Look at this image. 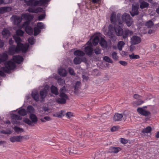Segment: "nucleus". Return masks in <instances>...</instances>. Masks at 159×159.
I'll return each mask as SVG.
<instances>
[{"mask_svg": "<svg viewBox=\"0 0 159 159\" xmlns=\"http://www.w3.org/2000/svg\"><path fill=\"white\" fill-rule=\"evenodd\" d=\"M51 93L55 95H57L59 94L57 88L54 85H52L50 88Z\"/></svg>", "mask_w": 159, "mask_h": 159, "instance_id": "4be33fe9", "label": "nucleus"}, {"mask_svg": "<svg viewBox=\"0 0 159 159\" xmlns=\"http://www.w3.org/2000/svg\"><path fill=\"white\" fill-rule=\"evenodd\" d=\"M95 53L97 55H98L101 53V50L99 47H96L94 49Z\"/></svg>", "mask_w": 159, "mask_h": 159, "instance_id": "49530a36", "label": "nucleus"}, {"mask_svg": "<svg viewBox=\"0 0 159 159\" xmlns=\"http://www.w3.org/2000/svg\"><path fill=\"white\" fill-rule=\"evenodd\" d=\"M24 32L21 30H17L16 31L17 36H22L23 35Z\"/></svg>", "mask_w": 159, "mask_h": 159, "instance_id": "a18cd8bd", "label": "nucleus"}, {"mask_svg": "<svg viewBox=\"0 0 159 159\" xmlns=\"http://www.w3.org/2000/svg\"><path fill=\"white\" fill-rule=\"evenodd\" d=\"M4 65L5 66L1 68V69L6 73L10 72V70H13L16 67L15 64L11 61H6Z\"/></svg>", "mask_w": 159, "mask_h": 159, "instance_id": "20e7f679", "label": "nucleus"}, {"mask_svg": "<svg viewBox=\"0 0 159 159\" xmlns=\"http://www.w3.org/2000/svg\"><path fill=\"white\" fill-rule=\"evenodd\" d=\"M26 111L27 113L33 114L34 112V109L32 106L29 105L27 107Z\"/></svg>", "mask_w": 159, "mask_h": 159, "instance_id": "c85d7f7f", "label": "nucleus"}, {"mask_svg": "<svg viewBox=\"0 0 159 159\" xmlns=\"http://www.w3.org/2000/svg\"><path fill=\"white\" fill-rule=\"evenodd\" d=\"M149 4L147 2L143 1L140 2V8L141 9L148 7Z\"/></svg>", "mask_w": 159, "mask_h": 159, "instance_id": "7c9ffc66", "label": "nucleus"}, {"mask_svg": "<svg viewBox=\"0 0 159 159\" xmlns=\"http://www.w3.org/2000/svg\"><path fill=\"white\" fill-rule=\"evenodd\" d=\"M21 18H22V19L30 20H31L33 19V16L29 13H25L22 14Z\"/></svg>", "mask_w": 159, "mask_h": 159, "instance_id": "4468645a", "label": "nucleus"}, {"mask_svg": "<svg viewBox=\"0 0 159 159\" xmlns=\"http://www.w3.org/2000/svg\"><path fill=\"white\" fill-rule=\"evenodd\" d=\"M137 110L139 113L143 116H147L151 114V112L149 111L146 110L142 107L138 108Z\"/></svg>", "mask_w": 159, "mask_h": 159, "instance_id": "9d476101", "label": "nucleus"}, {"mask_svg": "<svg viewBox=\"0 0 159 159\" xmlns=\"http://www.w3.org/2000/svg\"><path fill=\"white\" fill-rule=\"evenodd\" d=\"M120 142L122 144H125L128 142V141L124 138H121Z\"/></svg>", "mask_w": 159, "mask_h": 159, "instance_id": "4d7b16f0", "label": "nucleus"}, {"mask_svg": "<svg viewBox=\"0 0 159 159\" xmlns=\"http://www.w3.org/2000/svg\"><path fill=\"white\" fill-rule=\"evenodd\" d=\"M28 41L29 43L31 45H33L34 43L35 42L34 41V37H32L29 38Z\"/></svg>", "mask_w": 159, "mask_h": 159, "instance_id": "603ef678", "label": "nucleus"}, {"mask_svg": "<svg viewBox=\"0 0 159 159\" xmlns=\"http://www.w3.org/2000/svg\"><path fill=\"white\" fill-rule=\"evenodd\" d=\"M74 63L75 65L80 64L82 62L81 58L79 57H75L73 60Z\"/></svg>", "mask_w": 159, "mask_h": 159, "instance_id": "72a5a7b5", "label": "nucleus"}, {"mask_svg": "<svg viewBox=\"0 0 159 159\" xmlns=\"http://www.w3.org/2000/svg\"><path fill=\"white\" fill-rule=\"evenodd\" d=\"M81 84V83L79 81H77L75 83V89L76 88H77V89H78Z\"/></svg>", "mask_w": 159, "mask_h": 159, "instance_id": "bf43d9fd", "label": "nucleus"}, {"mask_svg": "<svg viewBox=\"0 0 159 159\" xmlns=\"http://www.w3.org/2000/svg\"><path fill=\"white\" fill-rule=\"evenodd\" d=\"M99 44L102 47H103L104 46L107 45V42L103 38L101 37Z\"/></svg>", "mask_w": 159, "mask_h": 159, "instance_id": "c9c22d12", "label": "nucleus"}, {"mask_svg": "<svg viewBox=\"0 0 159 159\" xmlns=\"http://www.w3.org/2000/svg\"><path fill=\"white\" fill-rule=\"evenodd\" d=\"M119 63L121 65L124 66H125L127 65V62L125 61H119Z\"/></svg>", "mask_w": 159, "mask_h": 159, "instance_id": "680f3d73", "label": "nucleus"}, {"mask_svg": "<svg viewBox=\"0 0 159 159\" xmlns=\"http://www.w3.org/2000/svg\"><path fill=\"white\" fill-rule=\"evenodd\" d=\"M48 0H40L39 2L41 5H44L46 4L48 2Z\"/></svg>", "mask_w": 159, "mask_h": 159, "instance_id": "13d9d810", "label": "nucleus"}, {"mask_svg": "<svg viewBox=\"0 0 159 159\" xmlns=\"http://www.w3.org/2000/svg\"><path fill=\"white\" fill-rule=\"evenodd\" d=\"M130 42L132 45L138 44L141 42V39L139 36L133 35L131 38Z\"/></svg>", "mask_w": 159, "mask_h": 159, "instance_id": "0eeeda50", "label": "nucleus"}, {"mask_svg": "<svg viewBox=\"0 0 159 159\" xmlns=\"http://www.w3.org/2000/svg\"><path fill=\"white\" fill-rule=\"evenodd\" d=\"M66 92V88L65 86L61 87L59 90L60 98H58L56 100V102L58 104H65L66 100L69 99V97L65 92Z\"/></svg>", "mask_w": 159, "mask_h": 159, "instance_id": "f03ea898", "label": "nucleus"}, {"mask_svg": "<svg viewBox=\"0 0 159 159\" xmlns=\"http://www.w3.org/2000/svg\"><path fill=\"white\" fill-rule=\"evenodd\" d=\"M68 69L69 73L70 75H75V74L74 72L73 69L72 68L69 67L68 68Z\"/></svg>", "mask_w": 159, "mask_h": 159, "instance_id": "8fccbe9b", "label": "nucleus"}, {"mask_svg": "<svg viewBox=\"0 0 159 159\" xmlns=\"http://www.w3.org/2000/svg\"><path fill=\"white\" fill-rule=\"evenodd\" d=\"M120 148L119 147H111L108 150V152L117 153L120 150Z\"/></svg>", "mask_w": 159, "mask_h": 159, "instance_id": "6ab92c4d", "label": "nucleus"}, {"mask_svg": "<svg viewBox=\"0 0 159 159\" xmlns=\"http://www.w3.org/2000/svg\"><path fill=\"white\" fill-rule=\"evenodd\" d=\"M123 117V116L122 114L116 113L113 117V120L115 121H120Z\"/></svg>", "mask_w": 159, "mask_h": 159, "instance_id": "a211bd4d", "label": "nucleus"}, {"mask_svg": "<svg viewBox=\"0 0 159 159\" xmlns=\"http://www.w3.org/2000/svg\"><path fill=\"white\" fill-rule=\"evenodd\" d=\"M114 29L117 36H121L123 34V30L121 26L119 25H115Z\"/></svg>", "mask_w": 159, "mask_h": 159, "instance_id": "6e6552de", "label": "nucleus"}, {"mask_svg": "<svg viewBox=\"0 0 159 159\" xmlns=\"http://www.w3.org/2000/svg\"><path fill=\"white\" fill-rule=\"evenodd\" d=\"M99 41V37L98 36H95L93 40V43L94 45H96Z\"/></svg>", "mask_w": 159, "mask_h": 159, "instance_id": "e433bc0d", "label": "nucleus"}, {"mask_svg": "<svg viewBox=\"0 0 159 159\" xmlns=\"http://www.w3.org/2000/svg\"><path fill=\"white\" fill-rule=\"evenodd\" d=\"M103 59L106 61L112 63L113 62L112 60L109 57L105 56L103 57Z\"/></svg>", "mask_w": 159, "mask_h": 159, "instance_id": "de8ad7c7", "label": "nucleus"}, {"mask_svg": "<svg viewBox=\"0 0 159 159\" xmlns=\"http://www.w3.org/2000/svg\"><path fill=\"white\" fill-rule=\"evenodd\" d=\"M63 111L61 110L59 112L57 113L55 115H54V116L59 118H61L62 116H64V115L63 114Z\"/></svg>", "mask_w": 159, "mask_h": 159, "instance_id": "3c124183", "label": "nucleus"}, {"mask_svg": "<svg viewBox=\"0 0 159 159\" xmlns=\"http://www.w3.org/2000/svg\"><path fill=\"white\" fill-rule=\"evenodd\" d=\"M58 73L62 77H65L67 75V72L65 69L61 68L58 70Z\"/></svg>", "mask_w": 159, "mask_h": 159, "instance_id": "b1692460", "label": "nucleus"}, {"mask_svg": "<svg viewBox=\"0 0 159 159\" xmlns=\"http://www.w3.org/2000/svg\"><path fill=\"white\" fill-rule=\"evenodd\" d=\"M34 36H37L41 32V30L39 29V28H37L36 27H34Z\"/></svg>", "mask_w": 159, "mask_h": 159, "instance_id": "4c0bfd02", "label": "nucleus"}, {"mask_svg": "<svg viewBox=\"0 0 159 159\" xmlns=\"http://www.w3.org/2000/svg\"><path fill=\"white\" fill-rule=\"evenodd\" d=\"M34 0H24L25 3L28 6H36L38 5L39 1H34Z\"/></svg>", "mask_w": 159, "mask_h": 159, "instance_id": "f8f14e48", "label": "nucleus"}, {"mask_svg": "<svg viewBox=\"0 0 159 159\" xmlns=\"http://www.w3.org/2000/svg\"><path fill=\"white\" fill-rule=\"evenodd\" d=\"M48 94L47 90L46 89L41 90L40 91V95L41 96V98L42 99L44 98Z\"/></svg>", "mask_w": 159, "mask_h": 159, "instance_id": "393cba45", "label": "nucleus"}, {"mask_svg": "<svg viewBox=\"0 0 159 159\" xmlns=\"http://www.w3.org/2000/svg\"><path fill=\"white\" fill-rule=\"evenodd\" d=\"M12 8L9 7H0V14H3L9 12L11 10Z\"/></svg>", "mask_w": 159, "mask_h": 159, "instance_id": "ddd939ff", "label": "nucleus"}, {"mask_svg": "<svg viewBox=\"0 0 159 159\" xmlns=\"http://www.w3.org/2000/svg\"><path fill=\"white\" fill-rule=\"evenodd\" d=\"M22 18L19 16H16L14 18V23L17 25L19 24L22 21Z\"/></svg>", "mask_w": 159, "mask_h": 159, "instance_id": "bb28decb", "label": "nucleus"}, {"mask_svg": "<svg viewBox=\"0 0 159 159\" xmlns=\"http://www.w3.org/2000/svg\"><path fill=\"white\" fill-rule=\"evenodd\" d=\"M8 55L5 53H3L2 55H0V63L6 62L8 59Z\"/></svg>", "mask_w": 159, "mask_h": 159, "instance_id": "aec40b11", "label": "nucleus"}, {"mask_svg": "<svg viewBox=\"0 0 159 159\" xmlns=\"http://www.w3.org/2000/svg\"><path fill=\"white\" fill-rule=\"evenodd\" d=\"M21 137H20V135L14 136L11 137L10 138V140L11 142L14 143L16 142H21Z\"/></svg>", "mask_w": 159, "mask_h": 159, "instance_id": "dca6fc26", "label": "nucleus"}, {"mask_svg": "<svg viewBox=\"0 0 159 159\" xmlns=\"http://www.w3.org/2000/svg\"><path fill=\"white\" fill-rule=\"evenodd\" d=\"M144 102L143 101L140 100H139L135 102H134L133 104L134 106H138L141 105Z\"/></svg>", "mask_w": 159, "mask_h": 159, "instance_id": "a19ab883", "label": "nucleus"}, {"mask_svg": "<svg viewBox=\"0 0 159 159\" xmlns=\"http://www.w3.org/2000/svg\"><path fill=\"white\" fill-rule=\"evenodd\" d=\"M69 154L70 155H73V154H76L77 153V152L75 148L73 147H71L68 148Z\"/></svg>", "mask_w": 159, "mask_h": 159, "instance_id": "c756f323", "label": "nucleus"}, {"mask_svg": "<svg viewBox=\"0 0 159 159\" xmlns=\"http://www.w3.org/2000/svg\"><path fill=\"white\" fill-rule=\"evenodd\" d=\"M36 13H37L38 12H42L43 11V9L42 7H38L36 8Z\"/></svg>", "mask_w": 159, "mask_h": 159, "instance_id": "e2e57ef3", "label": "nucleus"}, {"mask_svg": "<svg viewBox=\"0 0 159 159\" xmlns=\"http://www.w3.org/2000/svg\"><path fill=\"white\" fill-rule=\"evenodd\" d=\"M119 127L118 126H114L111 128V130L112 132L116 131L119 128Z\"/></svg>", "mask_w": 159, "mask_h": 159, "instance_id": "6e6d98bb", "label": "nucleus"}, {"mask_svg": "<svg viewBox=\"0 0 159 159\" xmlns=\"http://www.w3.org/2000/svg\"><path fill=\"white\" fill-rule=\"evenodd\" d=\"M18 113L19 115L22 116H24L26 115L27 114V111L26 110L24 109H22L18 111Z\"/></svg>", "mask_w": 159, "mask_h": 159, "instance_id": "f704fd0d", "label": "nucleus"}, {"mask_svg": "<svg viewBox=\"0 0 159 159\" xmlns=\"http://www.w3.org/2000/svg\"><path fill=\"white\" fill-rule=\"evenodd\" d=\"M112 58L114 60L116 61L118 60V57L117 55V53L115 52H113L111 55Z\"/></svg>", "mask_w": 159, "mask_h": 159, "instance_id": "864d4df0", "label": "nucleus"}, {"mask_svg": "<svg viewBox=\"0 0 159 159\" xmlns=\"http://www.w3.org/2000/svg\"><path fill=\"white\" fill-rule=\"evenodd\" d=\"M13 38L17 43L16 46L22 48V52H26L29 46L27 44H23L22 43H21L22 40L19 36L14 35L13 36Z\"/></svg>", "mask_w": 159, "mask_h": 159, "instance_id": "7ed1b4c3", "label": "nucleus"}, {"mask_svg": "<svg viewBox=\"0 0 159 159\" xmlns=\"http://www.w3.org/2000/svg\"><path fill=\"white\" fill-rule=\"evenodd\" d=\"M85 51L88 55H91L93 53V50L92 47L87 46L85 48Z\"/></svg>", "mask_w": 159, "mask_h": 159, "instance_id": "a878e982", "label": "nucleus"}, {"mask_svg": "<svg viewBox=\"0 0 159 159\" xmlns=\"http://www.w3.org/2000/svg\"><path fill=\"white\" fill-rule=\"evenodd\" d=\"M110 20L111 23L113 24H115L117 20V16L114 12H112L111 15L110 17Z\"/></svg>", "mask_w": 159, "mask_h": 159, "instance_id": "5701e85b", "label": "nucleus"}, {"mask_svg": "<svg viewBox=\"0 0 159 159\" xmlns=\"http://www.w3.org/2000/svg\"><path fill=\"white\" fill-rule=\"evenodd\" d=\"M139 6L137 5H132V7L131 11H130V13L131 16H134L137 15L139 14V12L138 11Z\"/></svg>", "mask_w": 159, "mask_h": 159, "instance_id": "1a4fd4ad", "label": "nucleus"}, {"mask_svg": "<svg viewBox=\"0 0 159 159\" xmlns=\"http://www.w3.org/2000/svg\"><path fill=\"white\" fill-rule=\"evenodd\" d=\"M28 11L30 12L36 13V8H29L28 9Z\"/></svg>", "mask_w": 159, "mask_h": 159, "instance_id": "052dcab7", "label": "nucleus"}, {"mask_svg": "<svg viewBox=\"0 0 159 159\" xmlns=\"http://www.w3.org/2000/svg\"><path fill=\"white\" fill-rule=\"evenodd\" d=\"M11 118L12 120H21L22 118L20 116L16 115L15 114H11Z\"/></svg>", "mask_w": 159, "mask_h": 159, "instance_id": "2f4dec72", "label": "nucleus"}, {"mask_svg": "<svg viewBox=\"0 0 159 159\" xmlns=\"http://www.w3.org/2000/svg\"><path fill=\"white\" fill-rule=\"evenodd\" d=\"M45 16L46 15L45 14H42L40 15L38 17V20L39 21H41L42 20L45 18Z\"/></svg>", "mask_w": 159, "mask_h": 159, "instance_id": "5fc2aeb1", "label": "nucleus"}, {"mask_svg": "<svg viewBox=\"0 0 159 159\" xmlns=\"http://www.w3.org/2000/svg\"><path fill=\"white\" fill-rule=\"evenodd\" d=\"M123 34L121 36H122L123 38L124 39H127L129 34H132V32L128 29L123 30Z\"/></svg>", "mask_w": 159, "mask_h": 159, "instance_id": "2eb2a0df", "label": "nucleus"}, {"mask_svg": "<svg viewBox=\"0 0 159 159\" xmlns=\"http://www.w3.org/2000/svg\"><path fill=\"white\" fill-rule=\"evenodd\" d=\"M117 20L118 24L122 25V23H125L128 26H130L132 24V20L130 15L129 14L124 13L122 16L121 14L118 13L117 14Z\"/></svg>", "mask_w": 159, "mask_h": 159, "instance_id": "f257e3e1", "label": "nucleus"}, {"mask_svg": "<svg viewBox=\"0 0 159 159\" xmlns=\"http://www.w3.org/2000/svg\"><path fill=\"white\" fill-rule=\"evenodd\" d=\"M26 32L29 35H32L33 33V29L30 26H26L25 28Z\"/></svg>", "mask_w": 159, "mask_h": 159, "instance_id": "412c9836", "label": "nucleus"}, {"mask_svg": "<svg viewBox=\"0 0 159 159\" xmlns=\"http://www.w3.org/2000/svg\"><path fill=\"white\" fill-rule=\"evenodd\" d=\"M21 137V138H20L21 142L23 141V139H25L27 140L29 139V137L27 135H25L23 136L20 135V137Z\"/></svg>", "mask_w": 159, "mask_h": 159, "instance_id": "0e129e2a", "label": "nucleus"}, {"mask_svg": "<svg viewBox=\"0 0 159 159\" xmlns=\"http://www.w3.org/2000/svg\"><path fill=\"white\" fill-rule=\"evenodd\" d=\"M74 54L75 56H83L84 55V53L83 51L79 50H77L75 51Z\"/></svg>", "mask_w": 159, "mask_h": 159, "instance_id": "473e14b6", "label": "nucleus"}, {"mask_svg": "<svg viewBox=\"0 0 159 159\" xmlns=\"http://www.w3.org/2000/svg\"><path fill=\"white\" fill-rule=\"evenodd\" d=\"M133 45H132L131 44V45H130V48H129L130 51L131 52L133 51L134 50V49L135 48V47Z\"/></svg>", "mask_w": 159, "mask_h": 159, "instance_id": "774afa93", "label": "nucleus"}, {"mask_svg": "<svg viewBox=\"0 0 159 159\" xmlns=\"http://www.w3.org/2000/svg\"><path fill=\"white\" fill-rule=\"evenodd\" d=\"M14 129L16 132L17 133H19L20 131H21L22 132L24 131L23 129L20 128L18 126H15L14 127Z\"/></svg>", "mask_w": 159, "mask_h": 159, "instance_id": "09e8293b", "label": "nucleus"}, {"mask_svg": "<svg viewBox=\"0 0 159 159\" xmlns=\"http://www.w3.org/2000/svg\"><path fill=\"white\" fill-rule=\"evenodd\" d=\"M31 96L33 98L36 102L39 100V95L37 91H33L31 93Z\"/></svg>", "mask_w": 159, "mask_h": 159, "instance_id": "f3484780", "label": "nucleus"}, {"mask_svg": "<svg viewBox=\"0 0 159 159\" xmlns=\"http://www.w3.org/2000/svg\"><path fill=\"white\" fill-rule=\"evenodd\" d=\"M66 116H67L68 117H70L71 116H73V115L71 112H67L66 114Z\"/></svg>", "mask_w": 159, "mask_h": 159, "instance_id": "69168bd1", "label": "nucleus"}, {"mask_svg": "<svg viewBox=\"0 0 159 159\" xmlns=\"http://www.w3.org/2000/svg\"><path fill=\"white\" fill-rule=\"evenodd\" d=\"M153 22L151 20H149L146 23V25L148 28H151L153 25Z\"/></svg>", "mask_w": 159, "mask_h": 159, "instance_id": "c03bdc74", "label": "nucleus"}, {"mask_svg": "<svg viewBox=\"0 0 159 159\" xmlns=\"http://www.w3.org/2000/svg\"><path fill=\"white\" fill-rule=\"evenodd\" d=\"M29 118L31 120L28 118H26L24 120V122L30 125L34 126V125L32 123L34 124H37L38 120V118L35 114H30Z\"/></svg>", "mask_w": 159, "mask_h": 159, "instance_id": "39448f33", "label": "nucleus"}, {"mask_svg": "<svg viewBox=\"0 0 159 159\" xmlns=\"http://www.w3.org/2000/svg\"><path fill=\"white\" fill-rule=\"evenodd\" d=\"M20 51L22 52V48L15 45H12L9 48L8 50L9 53L11 55L15 53H19Z\"/></svg>", "mask_w": 159, "mask_h": 159, "instance_id": "423d86ee", "label": "nucleus"}, {"mask_svg": "<svg viewBox=\"0 0 159 159\" xmlns=\"http://www.w3.org/2000/svg\"><path fill=\"white\" fill-rule=\"evenodd\" d=\"M129 56L130 58L131 59H137L140 58V57L139 55H134L133 53L132 54L129 55Z\"/></svg>", "mask_w": 159, "mask_h": 159, "instance_id": "37998d69", "label": "nucleus"}, {"mask_svg": "<svg viewBox=\"0 0 159 159\" xmlns=\"http://www.w3.org/2000/svg\"><path fill=\"white\" fill-rule=\"evenodd\" d=\"M2 33V35L4 37H5L7 35H9L10 34L9 31L6 29H4Z\"/></svg>", "mask_w": 159, "mask_h": 159, "instance_id": "ea45409f", "label": "nucleus"}, {"mask_svg": "<svg viewBox=\"0 0 159 159\" xmlns=\"http://www.w3.org/2000/svg\"><path fill=\"white\" fill-rule=\"evenodd\" d=\"M37 28H39L40 30H42L44 28V26L42 22H39L38 23L37 25Z\"/></svg>", "mask_w": 159, "mask_h": 159, "instance_id": "79ce46f5", "label": "nucleus"}, {"mask_svg": "<svg viewBox=\"0 0 159 159\" xmlns=\"http://www.w3.org/2000/svg\"><path fill=\"white\" fill-rule=\"evenodd\" d=\"M152 131V127L150 126H148L146 128L143 129L141 132L144 134L150 133Z\"/></svg>", "mask_w": 159, "mask_h": 159, "instance_id": "cd10ccee", "label": "nucleus"}, {"mask_svg": "<svg viewBox=\"0 0 159 159\" xmlns=\"http://www.w3.org/2000/svg\"><path fill=\"white\" fill-rule=\"evenodd\" d=\"M125 44V43L122 41H119L117 44V47L120 51L122 50V48Z\"/></svg>", "mask_w": 159, "mask_h": 159, "instance_id": "58836bf2", "label": "nucleus"}, {"mask_svg": "<svg viewBox=\"0 0 159 159\" xmlns=\"http://www.w3.org/2000/svg\"><path fill=\"white\" fill-rule=\"evenodd\" d=\"M4 71L2 70H0V76L2 77H5L6 76V74L4 72Z\"/></svg>", "mask_w": 159, "mask_h": 159, "instance_id": "338daca9", "label": "nucleus"}, {"mask_svg": "<svg viewBox=\"0 0 159 159\" xmlns=\"http://www.w3.org/2000/svg\"><path fill=\"white\" fill-rule=\"evenodd\" d=\"M13 60L16 63L20 64L23 61L24 59L22 56L18 55L14 56Z\"/></svg>", "mask_w": 159, "mask_h": 159, "instance_id": "9b49d317", "label": "nucleus"}]
</instances>
